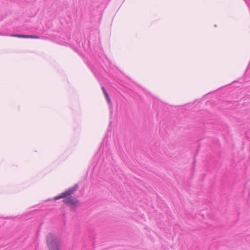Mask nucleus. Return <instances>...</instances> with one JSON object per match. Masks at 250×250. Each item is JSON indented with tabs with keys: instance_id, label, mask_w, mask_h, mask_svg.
Wrapping results in <instances>:
<instances>
[{
	"instance_id": "8",
	"label": "nucleus",
	"mask_w": 250,
	"mask_h": 250,
	"mask_svg": "<svg viewBox=\"0 0 250 250\" xmlns=\"http://www.w3.org/2000/svg\"><path fill=\"white\" fill-rule=\"evenodd\" d=\"M245 0L246 1V2L247 3L248 5L250 7V6L249 4L248 3V1L246 0Z\"/></svg>"
},
{
	"instance_id": "3",
	"label": "nucleus",
	"mask_w": 250,
	"mask_h": 250,
	"mask_svg": "<svg viewBox=\"0 0 250 250\" xmlns=\"http://www.w3.org/2000/svg\"><path fill=\"white\" fill-rule=\"evenodd\" d=\"M46 242L49 250H61L60 239L54 234H48L46 236Z\"/></svg>"
},
{
	"instance_id": "2",
	"label": "nucleus",
	"mask_w": 250,
	"mask_h": 250,
	"mask_svg": "<svg viewBox=\"0 0 250 250\" xmlns=\"http://www.w3.org/2000/svg\"><path fill=\"white\" fill-rule=\"evenodd\" d=\"M78 188V186L77 184H76L67 190L62 193L59 196H56L54 200H57L64 198L63 202L65 204L75 207L78 206L79 205V200L76 197L71 196V195L77 190Z\"/></svg>"
},
{
	"instance_id": "6",
	"label": "nucleus",
	"mask_w": 250,
	"mask_h": 250,
	"mask_svg": "<svg viewBox=\"0 0 250 250\" xmlns=\"http://www.w3.org/2000/svg\"><path fill=\"white\" fill-rule=\"evenodd\" d=\"M112 159V156H110V155L107 156L106 158L104 159V162L105 163H106L108 162V163L109 165H111V164L112 163V162H111Z\"/></svg>"
},
{
	"instance_id": "4",
	"label": "nucleus",
	"mask_w": 250,
	"mask_h": 250,
	"mask_svg": "<svg viewBox=\"0 0 250 250\" xmlns=\"http://www.w3.org/2000/svg\"><path fill=\"white\" fill-rule=\"evenodd\" d=\"M11 36L21 38L39 39L40 37L36 35H26L22 34H12Z\"/></svg>"
},
{
	"instance_id": "7",
	"label": "nucleus",
	"mask_w": 250,
	"mask_h": 250,
	"mask_svg": "<svg viewBox=\"0 0 250 250\" xmlns=\"http://www.w3.org/2000/svg\"><path fill=\"white\" fill-rule=\"evenodd\" d=\"M80 36L81 37V40H79V39H78L77 40V43L78 44L79 46L80 47H81V46H83V41L82 40V35H80Z\"/></svg>"
},
{
	"instance_id": "1",
	"label": "nucleus",
	"mask_w": 250,
	"mask_h": 250,
	"mask_svg": "<svg viewBox=\"0 0 250 250\" xmlns=\"http://www.w3.org/2000/svg\"><path fill=\"white\" fill-rule=\"evenodd\" d=\"M89 66L94 74L98 73L102 69L107 73L111 74L113 69L111 63L106 56L103 53H95L91 57Z\"/></svg>"
},
{
	"instance_id": "9",
	"label": "nucleus",
	"mask_w": 250,
	"mask_h": 250,
	"mask_svg": "<svg viewBox=\"0 0 250 250\" xmlns=\"http://www.w3.org/2000/svg\"><path fill=\"white\" fill-rule=\"evenodd\" d=\"M248 72V70H246V73H247Z\"/></svg>"
},
{
	"instance_id": "5",
	"label": "nucleus",
	"mask_w": 250,
	"mask_h": 250,
	"mask_svg": "<svg viewBox=\"0 0 250 250\" xmlns=\"http://www.w3.org/2000/svg\"><path fill=\"white\" fill-rule=\"evenodd\" d=\"M102 88L103 92H104V94L105 95V98L106 99V101H107V103H108V104H109V106H111V100H110V99L109 98V95H108L107 92L106 91L105 89L104 88V87L102 86ZM110 108H111V107H110Z\"/></svg>"
}]
</instances>
